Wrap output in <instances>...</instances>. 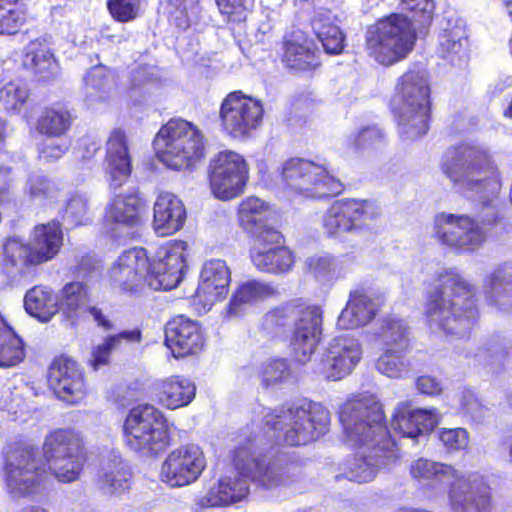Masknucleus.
Here are the masks:
<instances>
[{
  "label": "nucleus",
  "instance_id": "4d7b16f0",
  "mask_svg": "<svg viewBox=\"0 0 512 512\" xmlns=\"http://www.w3.org/2000/svg\"><path fill=\"white\" fill-rule=\"evenodd\" d=\"M28 193L34 201H50L56 198L59 191L57 185L53 183L46 176L32 175L29 177L28 182Z\"/></svg>",
  "mask_w": 512,
  "mask_h": 512
},
{
  "label": "nucleus",
  "instance_id": "423d86ee",
  "mask_svg": "<svg viewBox=\"0 0 512 512\" xmlns=\"http://www.w3.org/2000/svg\"><path fill=\"white\" fill-rule=\"evenodd\" d=\"M440 168L475 206L499 210L494 202L501 189V175L488 149L468 142L452 145L443 153Z\"/></svg>",
  "mask_w": 512,
  "mask_h": 512
},
{
  "label": "nucleus",
  "instance_id": "6e6552de",
  "mask_svg": "<svg viewBox=\"0 0 512 512\" xmlns=\"http://www.w3.org/2000/svg\"><path fill=\"white\" fill-rule=\"evenodd\" d=\"M390 109L401 138L414 141L428 133L432 118L431 86L423 69L410 68L398 78Z\"/></svg>",
  "mask_w": 512,
  "mask_h": 512
},
{
  "label": "nucleus",
  "instance_id": "bf43d9fd",
  "mask_svg": "<svg viewBox=\"0 0 512 512\" xmlns=\"http://www.w3.org/2000/svg\"><path fill=\"white\" fill-rule=\"evenodd\" d=\"M400 7L415 21L424 23L432 19L435 5L433 0H400Z\"/></svg>",
  "mask_w": 512,
  "mask_h": 512
},
{
  "label": "nucleus",
  "instance_id": "dca6fc26",
  "mask_svg": "<svg viewBox=\"0 0 512 512\" xmlns=\"http://www.w3.org/2000/svg\"><path fill=\"white\" fill-rule=\"evenodd\" d=\"M263 117V103L242 90H234L226 94L218 111L222 133L231 140L240 142L254 136L263 122Z\"/></svg>",
  "mask_w": 512,
  "mask_h": 512
},
{
  "label": "nucleus",
  "instance_id": "bb28decb",
  "mask_svg": "<svg viewBox=\"0 0 512 512\" xmlns=\"http://www.w3.org/2000/svg\"><path fill=\"white\" fill-rule=\"evenodd\" d=\"M63 240V230L59 221L51 220L36 225L28 243L29 261L39 266L53 260L61 251Z\"/></svg>",
  "mask_w": 512,
  "mask_h": 512
},
{
  "label": "nucleus",
  "instance_id": "cd10ccee",
  "mask_svg": "<svg viewBox=\"0 0 512 512\" xmlns=\"http://www.w3.org/2000/svg\"><path fill=\"white\" fill-rule=\"evenodd\" d=\"M437 422L431 410L413 409L410 402L399 403L391 418V427L400 437L417 439L434 429Z\"/></svg>",
  "mask_w": 512,
  "mask_h": 512
},
{
  "label": "nucleus",
  "instance_id": "a211bd4d",
  "mask_svg": "<svg viewBox=\"0 0 512 512\" xmlns=\"http://www.w3.org/2000/svg\"><path fill=\"white\" fill-rule=\"evenodd\" d=\"M379 215L380 208L375 201L342 198L327 208L322 217V228L328 238L342 239L346 234L363 229L367 221Z\"/></svg>",
  "mask_w": 512,
  "mask_h": 512
},
{
  "label": "nucleus",
  "instance_id": "4be33fe9",
  "mask_svg": "<svg viewBox=\"0 0 512 512\" xmlns=\"http://www.w3.org/2000/svg\"><path fill=\"white\" fill-rule=\"evenodd\" d=\"M362 357L360 342L349 335L331 340L321 358V369L328 379L340 380L351 373Z\"/></svg>",
  "mask_w": 512,
  "mask_h": 512
},
{
  "label": "nucleus",
  "instance_id": "9b49d317",
  "mask_svg": "<svg viewBox=\"0 0 512 512\" xmlns=\"http://www.w3.org/2000/svg\"><path fill=\"white\" fill-rule=\"evenodd\" d=\"M417 33L411 19L402 13H390L367 27L365 50L384 67L404 60L414 49Z\"/></svg>",
  "mask_w": 512,
  "mask_h": 512
},
{
  "label": "nucleus",
  "instance_id": "c85d7f7f",
  "mask_svg": "<svg viewBox=\"0 0 512 512\" xmlns=\"http://www.w3.org/2000/svg\"><path fill=\"white\" fill-rule=\"evenodd\" d=\"M186 209L180 198L171 192L158 194L153 207V226L163 236L180 231L186 221Z\"/></svg>",
  "mask_w": 512,
  "mask_h": 512
},
{
  "label": "nucleus",
  "instance_id": "13d9d810",
  "mask_svg": "<svg viewBox=\"0 0 512 512\" xmlns=\"http://www.w3.org/2000/svg\"><path fill=\"white\" fill-rule=\"evenodd\" d=\"M30 250L28 243L9 241L4 245V264L10 267H23L30 269L36 267L29 261Z\"/></svg>",
  "mask_w": 512,
  "mask_h": 512
},
{
  "label": "nucleus",
  "instance_id": "2eb2a0df",
  "mask_svg": "<svg viewBox=\"0 0 512 512\" xmlns=\"http://www.w3.org/2000/svg\"><path fill=\"white\" fill-rule=\"evenodd\" d=\"M330 423L329 411L320 403L307 402L300 406L282 409L278 414H269L266 424L273 430L288 429L284 433V442L292 447L304 446L324 435Z\"/></svg>",
  "mask_w": 512,
  "mask_h": 512
},
{
  "label": "nucleus",
  "instance_id": "a19ab883",
  "mask_svg": "<svg viewBox=\"0 0 512 512\" xmlns=\"http://www.w3.org/2000/svg\"><path fill=\"white\" fill-rule=\"evenodd\" d=\"M257 375L264 389H274L290 382L293 370L288 359L272 357L260 364Z\"/></svg>",
  "mask_w": 512,
  "mask_h": 512
},
{
  "label": "nucleus",
  "instance_id": "6ab92c4d",
  "mask_svg": "<svg viewBox=\"0 0 512 512\" xmlns=\"http://www.w3.org/2000/svg\"><path fill=\"white\" fill-rule=\"evenodd\" d=\"M206 466L202 448L196 443H185L167 454L161 464L160 477L170 487H185L195 483Z\"/></svg>",
  "mask_w": 512,
  "mask_h": 512
},
{
  "label": "nucleus",
  "instance_id": "ea45409f",
  "mask_svg": "<svg viewBox=\"0 0 512 512\" xmlns=\"http://www.w3.org/2000/svg\"><path fill=\"white\" fill-rule=\"evenodd\" d=\"M375 338L383 348L400 346V350L409 348L408 327L404 320L393 315L383 317L375 332Z\"/></svg>",
  "mask_w": 512,
  "mask_h": 512
},
{
  "label": "nucleus",
  "instance_id": "0eeeda50",
  "mask_svg": "<svg viewBox=\"0 0 512 512\" xmlns=\"http://www.w3.org/2000/svg\"><path fill=\"white\" fill-rule=\"evenodd\" d=\"M410 475L419 484L435 486L451 479L447 502L451 512H493V489L488 478L478 472L459 473L452 465L418 458L410 465Z\"/></svg>",
  "mask_w": 512,
  "mask_h": 512
},
{
  "label": "nucleus",
  "instance_id": "6e6d98bb",
  "mask_svg": "<svg viewBox=\"0 0 512 512\" xmlns=\"http://www.w3.org/2000/svg\"><path fill=\"white\" fill-rule=\"evenodd\" d=\"M110 17L118 23H129L141 15V0H106Z\"/></svg>",
  "mask_w": 512,
  "mask_h": 512
},
{
  "label": "nucleus",
  "instance_id": "f704fd0d",
  "mask_svg": "<svg viewBox=\"0 0 512 512\" xmlns=\"http://www.w3.org/2000/svg\"><path fill=\"white\" fill-rule=\"evenodd\" d=\"M251 263L261 273L281 276L289 273L295 266L296 255L284 244L269 249L254 250Z\"/></svg>",
  "mask_w": 512,
  "mask_h": 512
},
{
  "label": "nucleus",
  "instance_id": "f8f14e48",
  "mask_svg": "<svg viewBox=\"0 0 512 512\" xmlns=\"http://www.w3.org/2000/svg\"><path fill=\"white\" fill-rule=\"evenodd\" d=\"M347 438L357 446L381 447L389 437L380 401L372 394L359 393L348 398L338 411Z\"/></svg>",
  "mask_w": 512,
  "mask_h": 512
},
{
  "label": "nucleus",
  "instance_id": "8fccbe9b",
  "mask_svg": "<svg viewBox=\"0 0 512 512\" xmlns=\"http://www.w3.org/2000/svg\"><path fill=\"white\" fill-rule=\"evenodd\" d=\"M385 144L386 139L381 130L365 127L350 138L348 146L354 153H362L381 150Z\"/></svg>",
  "mask_w": 512,
  "mask_h": 512
},
{
  "label": "nucleus",
  "instance_id": "9d476101",
  "mask_svg": "<svg viewBox=\"0 0 512 512\" xmlns=\"http://www.w3.org/2000/svg\"><path fill=\"white\" fill-rule=\"evenodd\" d=\"M503 220L500 210L478 206L474 216L440 212L433 218V237L456 254L473 253L503 225Z\"/></svg>",
  "mask_w": 512,
  "mask_h": 512
},
{
  "label": "nucleus",
  "instance_id": "3c124183",
  "mask_svg": "<svg viewBox=\"0 0 512 512\" xmlns=\"http://www.w3.org/2000/svg\"><path fill=\"white\" fill-rule=\"evenodd\" d=\"M61 218L71 228L87 225L90 221L88 200L78 194L72 195L63 207Z\"/></svg>",
  "mask_w": 512,
  "mask_h": 512
},
{
  "label": "nucleus",
  "instance_id": "0e129e2a",
  "mask_svg": "<svg viewBox=\"0 0 512 512\" xmlns=\"http://www.w3.org/2000/svg\"><path fill=\"white\" fill-rule=\"evenodd\" d=\"M512 283L511 274L499 267L490 273L484 280V288L489 293H498L499 291L505 290L506 286Z\"/></svg>",
  "mask_w": 512,
  "mask_h": 512
},
{
  "label": "nucleus",
  "instance_id": "c756f323",
  "mask_svg": "<svg viewBox=\"0 0 512 512\" xmlns=\"http://www.w3.org/2000/svg\"><path fill=\"white\" fill-rule=\"evenodd\" d=\"M380 308L381 303H376L363 289L353 290L338 317L337 326L344 330L363 327L376 317Z\"/></svg>",
  "mask_w": 512,
  "mask_h": 512
},
{
  "label": "nucleus",
  "instance_id": "20e7f679",
  "mask_svg": "<svg viewBox=\"0 0 512 512\" xmlns=\"http://www.w3.org/2000/svg\"><path fill=\"white\" fill-rule=\"evenodd\" d=\"M423 316L446 336L469 337L480 320L477 286L455 268L442 270L425 293Z\"/></svg>",
  "mask_w": 512,
  "mask_h": 512
},
{
  "label": "nucleus",
  "instance_id": "5fc2aeb1",
  "mask_svg": "<svg viewBox=\"0 0 512 512\" xmlns=\"http://www.w3.org/2000/svg\"><path fill=\"white\" fill-rule=\"evenodd\" d=\"M85 85L105 98L111 91L114 84V75L110 68L98 64L90 68L84 77Z\"/></svg>",
  "mask_w": 512,
  "mask_h": 512
},
{
  "label": "nucleus",
  "instance_id": "f257e3e1",
  "mask_svg": "<svg viewBox=\"0 0 512 512\" xmlns=\"http://www.w3.org/2000/svg\"><path fill=\"white\" fill-rule=\"evenodd\" d=\"M43 457L23 440L8 442L2 451L3 479L13 497L34 495L51 474L64 484L78 481L89 461L84 436L74 428H56L44 439Z\"/></svg>",
  "mask_w": 512,
  "mask_h": 512
},
{
  "label": "nucleus",
  "instance_id": "aec40b11",
  "mask_svg": "<svg viewBox=\"0 0 512 512\" xmlns=\"http://www.w3.org/2000/svg\"><path fill=\"white\" fill-rule=\"evenodd\" d=\"M47 381L55 396L70 405L82 402L88 394L85 371L72 356L59 354L53 358Z\"/></svg>",
  "mask_w": 512,
  "mask_h": 512
},
{
  "label": "nucleus",
  "instance_id": "72a5a7b5",
  "mask_svg": "<svg viewBox=\"0 0 512 512\" xmlns=\"http://www.w3.org/2000/svg\"><path fill=\"white\" fill-rule=\"evenodd\" d=\"M75 116L72 110L63 103H53L44 107L37 117L36 131L48 138L66 136L73 127Z\"/></svg>",
  "mask_w": 512,
  "mask_h": 512
},
{
  "label": "nucleus",
  "instance_id": "e433bc0d",
  "mask_svg": "<svg viewBox=\"0 0 512 512\" xmlns=\"http://www.w3.org/2000/svg\"><path fill=\"white\" fill-rule=\"evenodd\" d=\"M26 358V347L21 336L0 314V368H13Z\"/></svg>",
  "mask_w": 512,
  "mask_h": 512
},
{
  "label": "nucleus",
  "instance_id": "338daca9",
  "mask_svg": "<svg viewBox=\"0 0 512 512\" xmlns=\"http://www.w3.org/2000/svg\"><path fill=\"white\" fill-rule=\"evenodd\" d=\"M345 477L350 481L364 483L373 478V473L370 465L362 460L355 463L353 466H349Z\"/></svg>",
  "mask_w": 512,
  "mask_h": 512
},
{
  "label": "nucleus",
  "instance_id": "7ed1b4c3",
  "mask_svg": "<svg viewBox=\"0 0 512 512\" xmlns=\"http://www.w3.org/2000/svg\"><path fill=\"white\" fill-rule=\"evenodd\" d=\"M232 464L238 475L219 479L201 504L206 507L227 506L245 499L249 494L248 480L271 489L293 484L303 476L304 462L299 457L277 456L266 463L263 454L257 453L253 443L247 440L232 452Z\"/></svg>",
  "mask_w": 512,
  "mask_h": 512
},
{
  "label": "nucleus",
  "instance_id": "393cba45",
  "mask_svg": "<svg viewBox=\"0 0 512 512\" xmlns=\"http://www.w3.org/2000/svg\"><path fill=\"white\" fill-rule=\"evenodd\" d=\"M279 57L283 65L293 71L312 72L321 66L317 47L300 30L283 35Z\"/></svg>",
  "mask_w": 512,
  "mask_h": 512
},
{
  "label": "nucleus",
  "instance_id": "1a4fd4ad",
  "mask_svg": "<svg viewBox=\"0 0 512 512\" xmlns=\"http://www.w3.org/2000/svg\"><path fill=\"white\" fill-rule=\"evenodd\" d=\"M158 160L176 172H192L208 154V140L198 125L181 117L170 118L153 138Z\"/></svg>",
  "mask_w": 512,
  "mask_h": 512
},
{
  "label": "nucleus",
  "instance_id": "864d4df0",
  "mask_svg": "<svg viewBox=\"0 0 512 512\" xmlns=\"http://www.w3.org/2000/svg\"><path fill=\"white\" fill-rule=\"evenodd\" d=\"M215 3L226 23L239 24L247 20L255 0H215Z\"/></svg>",
  "mask_w": 512,
  "mask_h": 512
},
{
  "label": "nucleus",
  "instance_id": "c9c22d12",
  "mask_svg": "<svg viewBox=\"0 0 512 512\" xmlns=\"http://www.w3.org/2000/svg\"><path fill=\"white\" fill-rule=\"evenodd\" d=\"M26 312L41 322L50 321L59 311V302L54 291L44 285H36L24 296Z\"/></svg>",
  "mask_w": 512,
  "mask_h": 512
},
{
  "label": "nucleus",
  "instance_id": "4468645a",
  "mask_svg": "<svg viewBox=\"0 0 512 512\" xmlns=\"http://www.w3.org/2000/svg\"><path fill=\"white\" fill-rule=\"evenodd\" d=\"M125 442L130 449L157 456L172 443V435L164 414L150 404L131 408L123 425Z\"/></svg>",
  "mask_w": 512,
  "mask_h": 512
},
{
  "label": "nucleus",
  "instance_id": "37998d69",
  "mask_svg": "<svg viewBox=\"0 0 512 512\" xmlns=\"http://www.w3.org/2000/svg\"><path fill=\"white\" fill-rule=\"evenodd\" d=\"M315 35L324 51L329 55H339L346 46V35L329 17L319 16L314 20Z\"/></svg>",
  "mask_w": 512,
  "mask_h": 512
},
{
  "label": "nucleus",
  "instance_id": "4c0bfd02",
  "mask_svg": "<svg viewBox=\"0 0 512 512\" xmlns=\"http://www.w3.org/2000/svg\"><path fill=\"white\" fill-rule=\"evenodd\" d=\"M276 294V290L268 283L249 280L240 284L233 293L227 310L229 314L238 316L243 313L247 305L255 304Z\"/></svg>",
  "mask_w": 512,
  "mask_h": 512
},
{
  "label": "nucleus",
  "instance_id": "603ef678",
  "mask_svg": "<svg viewBox=\"0 0 512 512\" xmlns=\"http://www.w3.org/2000/svg\"><path fill=\"white\" fill-rule=\"evenodd\" d=\"M89 299L87 285L83 282H69L60 291V304L67 315L75 314Z\"/></svg>",
  "mask_w": 512,
  "mask_h": 512
},
{
  "label": "nucleus",
  "instance_id": "a878e982",
  "mask_svg": "<svg viewBox=\"0 0 512 512\" xmlns=\"http://www.w3.org/2000/svg\"><path fill=\"white\" fill-rule=\"evenodd\" d=\"M231 283V271L221 259L206 261L200 271V280L193 295V302L211 306L225 299Z\"/></svg>",
  "mask_w": 512,
  "mask_h": 512
},
{
  "label": "nucleus",
  "instance_id": "052dcab7",
  "mask_svg": "<svg viewBox=\"0 0 512 512\" xmlns=\"http://www.w3.org/2000/svg\"><path fill=\"white\" fill-rule=\"evenodd\" d=\"M438 437L450 452L466 448L469 441L468 432L463 428H441Z\"/></svg>",
  "mask_w": 512,
  "mask_h": 512
},
{
  "label": "nucleus",
  "instance_id": "b1692460",
  "mask_svg": "<svg viewBox=\"0 0 512 512\" xmlns=\"http://www.w3.org/2000/svg\"><path fill=\"white\" fill-rule=\"evenodd\" d=\"M147 210L146 199L139 189L134 188L116 193L110 198L104 219L112 226L133 229L142 225Z\"/></svg>",
  "mask_w": 512,
  "mask_h": 512
},
{
  "label": "nucleus",
  "instance_id": "7c9ffc66",
  "mask_svg": "<svg viewBox=\"0 0 512 512\" xmlns=\"http://www.w3.org/2000/svg\"><path fill=\"white\" fill-rule=\"evenodd\" d=\"M23 66L37 81L48 82L57 73V61L44 39H33L25 47Z\"/></svg>",
  "mask_w": 512,
  "mask_h": 512
},
{
  "label": "nucleus",
  "instance_id": "69168bd1",
  "mask_svg": "<svg viewBox=\"0 0 512 512\" xmlns=\"http://www.w3.org/2000/svg\"><path fill=\"white\" fill-rule=\"evenodd\" d=\"M12 169L0 165V205L9 204L13 200L12 191Z\"/></svg>",
  "mask_w": 512,
  "mask_h": 512
},
{
  "label": "nucleus",
  "instance_id": "79ce46f5",
  "mask_svg": "<svg viewBox=\"0 0 512 512\" xmlns=\"http://www.w3.org/2000/svg\"><path fill=\"white\" fill-rule=\"evenodd\" d=\"M141 338L142 334L138 328L107 336L101 344L93 349L91 364L94 368L107 365L113 351L122 349L123 344L139 343Z\"/></svg>",
  "mask_w": 512,
  "mask_h": 512
},
{
  "label": "nucleus",
  "instance_id": "2f4dec72",
  "mask_svg": "<svg viewBox=\"0 0 512 512\" xmlns=\"http://www.w3.org/2000/svg\"><path fill=\"white\" fill-rule=\"evenodd\" d=\"M158 403L171 410L189 405L196 396V385L181 375L159 381L155 387Z\"/></svg>",
  "mask_w": 512,
  "mask_h": 512
},
{
  "label": "nucleus",
  "instance_id": "e2e57ef3",
  "mask_svg": "<svg viewBox=\"0 0 512 512\" xmlns=\"http://www.w3.org/2000/svg\"><path fill=\"white\" fill-rule=\"evenodd\" d=\"M69 150V145L59 142H45L38 148V159L46 164L60 160Z\"/></svg>",
  "mask_w": 512,
  "mask_h": 512
},
{
  "label": "nucleus",
  "instance_id": "c03bdc74",
  "mask_svg": "<svg viewBox=\"0 0 512 512\" xmlns=\"http://www.w3.org/2000/svg\"><path fill=\"white\" fill-rule=\"evenodd\" d=\"M383 349V354L376 361L377 370L390 378H401L406 375L409 368L407 354L411 350V345L403 350H400V346Z\"/></svg>",
  "mask_w": 512,
  "mask_h": 512
},
{
  "label": "nucleus",
  "instance_id": "39448f33",
  "mask_svg": "<svg viewBox=\"0 0 512 512\" xmlns=\"http://www.w3.org/2000/svg\"><path fill=\"white\" fill-rule=\"evenodd\" d=\"M323 321L319 304L297 297L270 308L262 317L260 330L271 340L287 341L294 361L306 364L320 343Z\"/></svg>",
  "mask_w": 512,
  "mask_h": 512
},
{
  "label": "nucleus",
  "instance_id": "de8ad7c7",
  "mask_svg": "<svg viewBox=\"0 0 512 512\" xmlns=\"http://www.w3.org/2000/svg\"><path fill=\"white\" fill-rule=\"evenodd\" d=\"M249 236L251 246L249 257L254 250L264 251L270 247H276L285 243L284 235L269 221H265L246 232Z\"/></svg>",
  "mask_w": 512,
  "mask_h": 512
},
{
  "label": "nucleus",
  "instance_id": "f3484780",
  "mask_svg": "<svg viewBox=\"0 0 512 512\" xmlns=\"http://www.w3.org/2000/svg\"><path fill=\"white\" fill-rule=\"evenodd\" d=\"M206 178L216 199L230 201L243 194L249 180V167L243 155L221 150L209 159Z\"/></svg>",
  "mask_w": 512,
  "mask_h": 512
},
{
  "label": "nucleus",
  "instance_id": "774afa93",
  "mask_svg": "<svg viewBox=\"0 0 512 512\" xmlns=\"http://www.w3.org/2000/svg\"><path fill=\"white\" fill-rule=\"evenodd\" d=\"M416 387L422 394L434 396L442 391L441 383L433 376L423 375L418 377Z\"/></svg>",
  "mask_w": 512,
  "mask_h": 512
},
{
  "label": "nucleus",
  "instance_id": "f03ea898",
  "mask_svg": "<svg viewBox=\"0 0 512 512\" xmlns=\"http://www.w3.org/2000/svg\"><path fill=\"white\" fill-rule=\"evenodd\" d=\"M187 242L170 240L151 258L143 247L124 250L107 271L109 286L118 293L136 298L148 288L171 290L182 281L187 268Z\"/></svg>",
  "mask_w": 512,
  "mask_h": 512
},
{
  "label": "nucleus",
  "instance_id": "412c9836",
  "mask_svg": "<svg viewBox=\"0 0 512 512\" xmlns=\"http://www.w3.org/2000/svg\"><path fill=\"white\" fill-rule=\"evenodd\" d=\"M165 344L175 359L195 356L205 347V336L199 322L176 315L165 326Z\"/></svg>",
  "mask_w": 512,
  "mask_h": 512
},
{
  "label": "nucleus",
  "instance_id": "ddd939ff",
  "mask_svg": "<svg viewBox=\"0 0 512 512\" xmlns=\"http://www.w3.org/2000/svg\"><path fill=\"white\" fill-rule=\"evenodd\" d=\"M279 177L285 190L307 200H328L345 190L342 181L326 166L302 157L287 159L280 168Z\"/></svg>",
  "mask_w": 512,
  "mask_h": 512
},
{
  "label": "nucleus",
  "instance_id": "58836bf2",
  "mask_svg": "<svg viewBox=\"0 0 512 512\" xmlns=\"http://www.w3.org/2000/svg\"><path fill=\"white\" fill-rule=\"evenodd\" d=\"M131 471L119 460H112L104 466L97 477V487L104 493H121L129 489Z\"/></svg>",
  "mask_w": 512,
  "mask_h": 512
},
{
  "label": "nucleus",
  "instance_id": "09e8293b",
  "mask_svg": "<svg viewBox=\"0 0 512 512\" xmlns=\"http://www.w3.org/2000/svg\"><path fill=\"white\" fill-rule=\"evenodd\" d=\"M29 98L30 90L26 85L10 81L0 88V106L9 114L20 113Z\"/></svg>",
  "mask_w": 512,
  "mask_h": 512
},
{
  "label": "nucleus",
  "instance_id": "473e14b6",
  "mask_svg": "<svg viewBox=\"0 0 512 512\" xmlns=\"http://www.w3.org/2000/svg\"><path fill=\"white\" fill-rule=\"evenodd\" d=\"M469 47V36L462 23L448 21L438 34L436 53L451 64L467 58Z\"/></svg>",
  "mask_w": 512,
  "mask_h": 512
},
{
  "label": "nucleus",
  "instance_id": "5701e85b",
  "mask_svg": "<svg viewBox=\"0 0 512 512\" xmlns=\"http://www.w3.org/2000/svg\"><path fill=\"white\" fill-rule=\"evenodd\" d=\"M103 169L111 187L118 188L126 183L132 174V158L126 132L114 128L105 143Z\"/></svg>",
  "mask_w": 512,
  "mask_h": 512
},
{
  "label": "nucleus",
  "instance_id": "a18cd8bd",
  "mask_svg": "<svg viewBox=\"0 0 512 512\" xmlns=\"http://www.w3.org/2000/svg\"><path fill=\"white\" fill-rule=\"evenodd\" d=\"M27 21L25 4L19 0L0 2V35L17 34Z\"/></svg>",
  "mask_w": 512,
  "mask_h": 512
},
{
  "label": "nucleus",
  "instance_id": "680f3d73",
  "mask_svg": "<svg viewBox=\"0 0 512 512\" xmlns=\"http://www.w3.org/2000/svg\"><path fill=\"white\" fill-rule=\"evenodd\" d=\"M335 261L331 256H312L307 259V269L316 278H325L335 272Z\"/></svg>",
  "mask_w": 512,
  "mask_h": 512
},
{
  "label": "nucleus",
  "instance_id": "49530a36",
  "mask_svg": "<svg viewBox=\"0 0 512 512\" xmlns=\"http://www.w3.org/2000/svg\"><path fill=\"white\" fill-rule=\"evenodd\" d=\"M268 205L260 198L248 196L238 205L237 220L242 229L247 232L262 222L267 221L264 213Z\"/></svg>",
  "mask_w": 512,
  "mask_h": 512
}]
</instances>
